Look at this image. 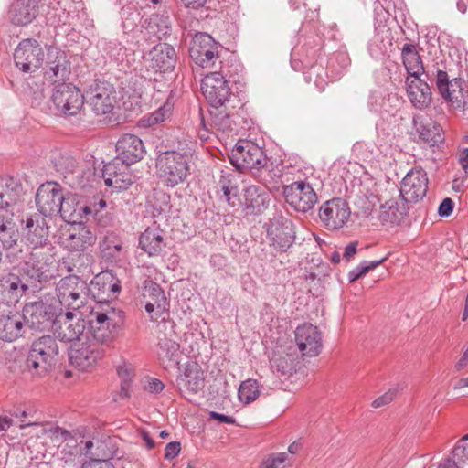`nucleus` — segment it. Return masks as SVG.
<instances>
[{
	"label": "nucleus",
	"mask_w": 468,
	"mask_h": 468,
	"mask_svg": "<svg viewBox=\"0 0 468 468\" xmlns=\"http://www.w3.org/2000/svg\"><path fill=\"white\" fill-rule=\"evenodd\" d=\"M173 108V102L167 99L166 101L156 111L140 120L141 126L148 127L165 122L171 116Z\"/></svg>",
	"instance_id": "de8ad7c7"
},
{
	"label": "nucleus",
	"mask_w": 468,
	"mask_h": 468,
	"mask_svg": "<svg viewBox=\"0 0 468 468\" xmlns=\"http://www.w3.org/2000/svg\"><path fill=\"white\" fill-rule=\"evenodd\" d=\"M88 322L80 314L60 309L54 320L53 332L63 342L75 343L86 335Z\"/></svg>",
	"instance_id": "6e6552de"
},
{
	"label": "nucleus",
	"mask_w": 468,
	"mask_h": 468,
	"mask_svg": "<svg viewBox=\"0 0 468 468\" xmlns=\"http://www.w3.org/2000/svg\"><path fill=\"white\" fill-rule=\"evenodd\" d=\"M401 58L409 73L407 78H417L425 73L424 65L416 45L411 43L404 44L401 48Z\"/></svg>",
	"instance_id": "4c0bfd02"
},
{
	"label": "nucleus",
	"mask_w": 468,
	"mask_h": 468,
	"mask_svg": "<svg viewBox=\"0 0 468 468\" xmlns=\"http://www.w3.org/2000/svg\"><path fill=\"white\" fill-rule=\"evenodd\" d=\"M50 101L56 115L76 116L83 108L85 96L75 85L62 82L54 86Z\"/></svg>",
	"instance_id": "20e7f679"
},
{
	"label": "nucleus",
	"mask_w": 468,
	"mask_h": 468,
	"mask_svg": "<svg viewBox=\"0 0 468 468\" xmlns=\"http://www.w3.org/2000/svg\"><path fill=\"white\" fill-rule=\"evenodd\" d=\"M108 346L85 335L72 343L69 349V361L73 367L81 371H88L97 366L104 357Z\"/></svg>",
	"instance_id": "7ed1b4c3"
},
{
	"label": "nucleus",
	"mask_w": 468,
	"mask_h": 468,
	"mask_svg": "<svg viewBox=\"0 0 468 468\" xmlns=\"http://www.w3.org/2000/svg\"><path fill=\"white\" fill-rule=\"evenodd\" d=\"M295 342L303 356H315L321 352V333L311 324H303L296 328Z\"/></svg>",
	"instance_id": "b1692460"
},
{
	"label": "nucleus",
	"mask_w": 468,
	"mask_h": 468,
	"mask_svg": "<svg viewBox=\"0 0 468 468\" xmlns=\"http://www.w3.org/2000/svg\"><path fill=\"white\" fill-rule=\"evenodd\" d=\"M88 285L75 275L62 278L57 284V298L61 309L76 311L82 307L87 299Z\"/></svg>",
	"instance_id": "423d86ee"
},
{
	"label": "nucleus",
	"mask_w": 468,
	"mask_h": 468,
	"mask_svg": "<svg viewBox=\"0 0 468 468\" xmlns=\"http://www.w3.org/2000/svg\"><path fill=\"white\" fill-rule=\"evenodd\" d=\"M45 53L37 40L26 38L19 42L14 52L16 66L23 72L37 70L43 64Z\"/></svg>",
	"instance_id": "9b49d317"
},
{
	"label": "nucleus",
	"mask_w": 468,
	"mask_h": 468,
	"mask_svg": "<svg viewBox=\"0 0 468 468\" xmlns=\"http://www.w3.org/2000/svg\"><path fill=\"white\" fill-rule=\"evenodd\" d=\"M454 203L452 198L446 197L440 204L438 208V214L441 217H449L453 210Z\"/></svg>",
	"instance_id": "bf43d9fd"
},
{
	"label": "nucleus",
	"mask_w": 468,
	"mask_h": 468,
	"mask_svg": "<svg viewBox=\"0 0 468 468\" xmlns=\"http://www.w3.org/2000/svg\"><path fill=\"white\" fill-rule=\"evenodd\" d=\"M395 396H396V391L388 390L384 395L377 398L372 402V406L374 408H379V407L385 406V405L388 404L389 402H391L393 400V399L395 398Z\"/></svg>",
	"instance_id": "e2e57ef3"
},
{
	"label": "nucleus",
	"mask_w": 468,
	"mask_h": 468,
	"mask_svg": "<svg viewBox=\"0 0 468 468\" xmlns=\"http://www.w3.org/2000/svg\"><path fill=\"white\" fill-rule=\"evenodd\" d=\"M146 67L154 72H167L175 69L176 53L175 48L166 43L155 45L145 57Z\"/></svg>",
	"instance_id": "5701e85b"
},
{
	"label": "nucleus",
	"mask_w": 468,
	"mask_h": 468,
	"mask_svg": "<svg viewBox=\"0 0 468 468\" xmlns=\"http://www.w3.org/2000/svg\"><path fill=\"white\" fill-rule=\"evenodd\" d=\"M116 150L118 160L126 165L140 161L145 154L143 141L134 134L122 135L116 144Z\"/></svg>",
	"instance_id": "bb28decb"
},
{
	"label": "nucleus",
	"mask_w": 468,
	"mask_h": 468,
	"mask_svg": "<svg viewBox=\"0 0 468 468\" xmlns=\"http://www.w3.org/2000/svg\"><path fill=\"white\" fill-rule=\"evenodd\" d=\"M181 451V444L177 441L169 442L165 449V458L172 460L176 458Z\"/></svg>",
	"instance_id": "680f3d73"
},
{
	"label": "nucleus",
	"mask_w": 468,
	"mask_h": 468,
	"mask_svg": "<svg viewBox=\"0 0 468 468\" xmlns=\"http://www.w3.org/2000/svg\"><path fill=\"white\" fill-rule=\"evenodd\" d=\"M209 416H210V419L218 420L219 422H222V423L233 424L235 422V420L232 417L227 416V415L216 412V411H211L209 413Z\"/></svg>",
	"instance_id": "774afa93"
},
{
	"label": "nucleus",
	"mask_w": 468,
	"mask_h": 468,
	"mask_svg": "<svg viewBox=\"0 0 468 468\" xmlns=\"http://www.w3.org/2000/svg\"><path fill=\"white\" fill-rule=\"evenodd\" d=\"M413 122L420 140L430 145H435L442 141L441 128L437 123L431 121H418L416 118Z\"/></svg>",
	"instance_id": "37998d69"
},
{
	"label": "nucleus",
	"mask_w": 468,
	"mask_h": 468,
	"mask_svg": "<svg viewBox=\"0 0 468 468\" xmlns=\"http://www.w3.org/2000/svg\"><path fill=\"white\" fill-rule=\"evenodd\" d=\"M144 27L143 34L148 40L153 42L161 40L170 33L169 17L163 15H152L144 20Z\"/></svg>",
	"instance_id": "e433bc0d"
},
{
	"label": "nucleus",
	"mask_w": 468,
	"mask_h": 468,
	"mask_svg": "<svg viewBox=\"0 0 468 468\" xmlns=\"http://www.w3.org/2000/svg\"><path fill=\"white\" fill-rule=\"evenodd\" d=\"M214 111L210 112V126L212 133H222L223 134L232 131V120L230 118V109H235L236 106L231 103L229 108L226 109L224 106H213Z\"/></svg>",
	"instance_id": "a19ab883"
},
{
	"label": "nucleus",
	"mask_w": 468,
	"mask_h": 468,
	"mask_svg": "<svg viewBox=\"0 0 468 468\" xmlns=\"http://www.w3.org/2000/svg\"><path fill=\"white\" fill-rule=\"evenodd\" d=\"M85 100L97 115H105L116 104V91L110 83L97 82L87 90Z\"/></svg>",
	"instance_id": "2eb2a0df"
},
{
	"label": "nucleus",
	"mask_w": 468,
	"mask_h": 468,
	"mask_svg": "<svg viewBox=\"0 0 468 468\" xmlns=\"http://www.w3.org/2000/svg\"><path fill=\"white\" fill-rule=\"evenodd\" d=\"M58 346L54 337L44 335L35 340L26 360L27 370L36 376L47 374L57 362Z\"/></svg>",
	"instance_id": "f03ea898"
},
{
	"label": "nucleus",
	"mask_w": 468,
	"mask_h": 468,
	"mask_svg": "<svg viewBox=\"0 0 468 468\" xmlns=\"http://www.w3.org/2000/svg\"><path fill=\"white\" fill-rule=\"evenodd\" d=\"M84 206L80 203L77 194L63 193V201L60 202L58 215L59 214L65 221L71 224L82 222L85 214Z\"/></svg>",
	"instance_id": "f704fd0d"
},
{
	"label": "nucleus",
	"mask_w": 468,
	"mask_h": 468,
	"mask_svg": "<svg viewBox=\"0 0 468 468\" xmlns=\"http://www.w3.org/2000/svg\"><path fill=\"white\" fill-rule=\"evenodd\" d=\"M25 235L28 247L51 244L48 239V228L43 217L34 215L26 219Z\"/></svg>",
	"instance_id": "7c9ffc66"
},
{
	"label": "nucleus",
	"mask_w": 468,
	"mask_h": 468,
	"mask_svg": "<svg viewBox=\"0 0 468 468\" xmlns=\"http://www.w3.org/2000/svg\"><path fill=\"white\" fill-rule=\"evenodd\" d=\"M427 173L421 167H414L404 176L400 186V196L406 202H418L428 190Z\"/></svg>",
	"instance_id": "412c9836"
},
{
	"label": "nucleus",
	"mask_w": 468,
	"mask_h": 468,
	"mask_svg": "<svg viewBox=\"0 0 468 468\" xmlns=\"http://www.w3.org/2000/svg\"><path fill=\"white\" fill-rule=\"evenodd\" d=\"M260 387L255 379L242 381L238 391L239 399L244 404L255 401L260 396Z\"/></svg>",
	"instance_id": "09e8293b"
},
{
	"label": "nucleus",
	"mask_w": 468,
	"mask_h": 468,
	"mask_svg": "<svg viewBox=\"0 0 468 468\" xmlns=\"http://www.w3.org/2000/svg\"><path fill=\"white\" fill-rule=\"evenodd\" d=\"M17 241V233L16 230H13V234H9L8 232L2 233L0 235V242L3 247L5 249H10L14 245H16Z\"/></svg>",
	"instance_id": "0e129e2a"
},
{
	"label": "nucleus",
	"mask_w": 468,
	"mask_h": 468,
	"mask_svg": "<svg viewBox=\"0 0 468 468\" xmlns=\"http://www.w3.org/2000/svg\"><path fill=\"white\" fill-rule=\"evenodd\" d=\"M286 202L299 212H307L317 202V196L310 184L296 181L283 187Z\"/></svg>",
	"instance_id": "dca6fc26"
},
{
	"label": "nucleus",
	"mask_w": 468,
	"mask_h": 468,
	"mask_svg": "<svg viewBox=\"0 0 468 468\" xmlns=\"http://www.w3.org/2000/svg\"><path fill=\"white\" fill-rule=\"evenodd\" d=\"M406 85L408 97L416 109L422 110L431 104V88L420 77L407 78Z\"/></svg>",
	"instance_id": "2f4dec72"
},
{
	"label": "nucleus",
	"mask_w": 468,
	"mask_h": 468,
	"mask_svg": "<svg viewBox=\"0 0 468 468\" xmlns=\"http://www.w3.org/2000/svg\"><path fill=\"white\" fill-rule=\"evenodd\" d=\"M107 207V203L103 198L94 197L89 205L84 206V218L91 216L99 224H107V219L104 218L102 211Z\"/></svg>",
	"instance_id": "8fccbe9b"
},
{
	"label": "nucleus",
	"mask_w": 468,
	"mask_h": 468,
	"mask_svg": "<svg viewBox=\"0 0 468 468\" xmlns=\"http://www.w3.org/2000/svg\"><path fill=\"white\" fill-rule=\"evenodd\" d=\"M287 459L286 452L271 453L262 459L259 468H283Z\"/></svg>",
	"instance_id": "864d4df0"
},
{
	"label": "nucleus",
	"mask_w": 468,
	"mask_h": 468,
	"mask_svg": "<svg viewBox=\"0 0 468 468\" xmlns=\"http://www.w3.org/2000/svg\"><path fill=\"white\" fill-rule=\"evenodd\" d=\"M31 251L26 264L30 276L38 282L47 281L50 274V265L54 261V247L52 244L29 247Z\"/></svg>",
	"instance_id": "ddd939ff"
},
{
	"label": "nucleus",
	"mask_w": 468,
	"mask_h": 468,
	"mask_svg": "<svg viewBox=\"0 0 468 468\" xmlns=\"http://www.w3.org/2000/svg\"><path fill=\"white\" fill-rule=\"evenodd\" d=\"M61 201H63V189L56 182H46L37 190L36 205L37 210L44 217L58 215Z\"/></svg>",
	"instance_id": "6ab92c4d"
},
{
	"label": "nucleus",
	"mask_w": 468,
	"mask_h": 468,
	"mask_svg": "<svg viewBox=\"0 0 468 468\" xmlns=\"http://www.w3.org/2000/svg\"><path fill=\"white\" fill-rule=\"evenodd\" d=\"M18 182L10 176L0 177V208L4 209L15 204L20 195Z\"/></svg>",
	"instance_id": "79ce46f5"
},
{
	"label": "nucleus",
	"mask_w": 468,
	"mask_h": 468,
	"mask_svg": "<svg viewBox=\"0 0 468 468\" xmlns=\"http://www.w3.org/2000/svg\"><path fill=\"white\" fill-rule=\"evenodd\" d=\"M468 465V443L462 438L452 452L450 458L440 463L438 468H465Z\"/></svg>",
	"instance_id": "c03bdc74"
},
{
	"label": "nucleus",
	"mask_w": 468,
	"mask_h": 468,
	"mask_svg": "<svg viewBox=\"0 0 468 468\" xmlns=\"http://www.w3.org/2000/svg\"><path fill=\"white\" fill-rule=\"evenodd\" d=\"M244 206L250 214H261L271 201V193L265 186L250 185L243 190Z\"/></svg>",
	"instance_id": "c85d7f7f"
},
{
	"label": "nucleus",
	"mask_w": 468,
	"mask_h": 468,
	"mask_svg": "<svg viewBox=\"0 0 468 468\" xmlns=\"http://www.w3.org/2000/svg\"><path fill=\"white\" fill-rule=\"evenodd\" d=\"M52 431L56 437H60L66 441L59 452L60 460L67 464H75L78 458L82 454L76 440L73 439L68 431L62 428L56 427Z\"/></svg>",
	"instance_id": "58836bf2"
},
{
	"label": "nucleus",
	"mask_w": 468,
	"mask_h": 468,
	"mask_svg": "<svg viewBox=\"0 0 468 468\" xmlns=\"http://www.w3.org/2000/svg\"><path fill=\"white\" fill-rule=\"evenodd\" d=\"M314 75H315L314 79V82L315 86L320 90H324L325 88V85L327 84L326 80V72L322 66H313L310 69L309 71V78L312 80L314 78Z\"/></svg>",
	"instance_id": "4d7b16f0"
},
{
	"label": "nucleus",
	"mask_w": 468,
	"mask_h": 468,
	"mask_svg": "<svg viewBox=\"0 0 468 468\" xmlns=\"http://www.w3.org/2000/svg\"><path fill=\"white\" fill-rule=\"evenodd\" d=\"M58 314L57 308L43 301H39L27 303L21 314L25 317V324L27 323L29 327L44 330L51 323L54 324Z\"/></svg>",
	"instance_id": "aec40b11"
},
{
	"label": "nucleus",
	"mask_w": 468,
	"mask_h": 468,
	"mask_svg": "<svg viewBox=\"0 0 468 468\" xmlns=\"http://www.w3.org/2000/svg\"><path fill=\"white\" fill-rule=\"evenodd\" d=\"M351 215L348 203L342 198H333L324 202L319 209V218L330 230L343 228Z\"/></svg>",
	"instance_id": "f3484780"
},
{
	"label": "nucleus",
	"mask_w": 468,
	"mask_h": 468,
	"mask_svg": "<svg viewBox=\"0 0 468 468\" xmlns=\"http://www.w3.org/2000/svg\"><path fill=\"white\" fill-rule=\"evenodd\" d=\"M218 188L222 192L221 198L224 197L229 206L235 207L238 201V186L235 176L230 174L222 175L218 181Z\"/></svg>",
	"instance_id": "a18cd8bd"
},
{
	"label": "nucleus",
	"mask_w": 468,
	"mask_h": 468,
	"mask_svg": "<svg viewBox=\"0 0 468 468\" xmlns=\"http://www.w3.org/2000/svg\"><path fill=\"white\" fill-rule=\"evenodd\" d=\"M139 244L149 256L160 254L165 247L163 231L157 228H147L140 236Z\"/></svg>",
	"instance_id": "ea45409f"
},
{
	"label": "nucleus",
	"mask_w": 468,
	"mask_h": 468,
	"mask_svg": "<svg viewBox=\"0 0 468 468\" xmlns=\"http://www.w3.org/2000/svg\"><path fill=\"white\" fill-rule=\"evenodd\" d=\"M28 290V284L14 273L0 275V300L6 304H16Z\"/></svg>",
	"instance_id": "cd10ccee"
},
{
	"label": "nucleus",
	"mask_w": 468,
	"mask_h": 468,
	"mask_svg": "<svg viewBox=\"0 0 468 468\" xmlns=\"http://www.w3.org/2000/svg\"><path fill=\"white\" fill-rule=\"evenodd\" d=\"M150 297L151 302L157 303V312L163 313L166 306V298L162 288L154 282L149 283L144 288V297Z\"/></svg>",
	"instance_id": "3c124183"
},
{
	"label": "nucleus",
	"mask_w": 468,
	"mask_h": 468,
	"mask_svg": "<svg viewBox=\"0 0 468 468\" xmlns=\"http://www.w3.org/2000/svg\"><path fill=\"white\" fill-rule=\"evenodd\" d=\"M81 468H114L109 461L93 459L82 464Z\"/></svg>",
	"instance_id": "69168bd1"
},
{
	"label": "nucleus",
	"mask_w": 468,
	"mask_h": 468,
	"mask_svg": "<svg viewBox=\"0 0 468 468\" xmlns=\"http://www.w3.org/2000/svg\"><path fill=\"white\" fill-rule=\"evenodd\" d=\"M176 385L181 393L197 394L205 386V373L197 362H189L177 376Z\"/></svg>",
	"instance_id": "393cba45"
},
{
	"label": "nucleus",
	"mask_w": 468,
	"mask_h": 468,
	"mask_svg": "<svg viewBox=\"0 0 468 468\" xmlns=\"http://www.w3.org/2000/svg\"><path fill=\"white\" fill-rule=\"evenodd\" d=\"M109 278H112L111 275H109L108 273H105V274H102V275H98L95 277L94 281L91 282V285L93 287L95 286H99L101 284L103 285V288L104 290L106 289L105 287L107 286V290H110V291H113V292H118L120 290V286L118 284H112V280L110 281V282L108 284H106V281L109 279Z\"/></svg>",
	"instance_id": "13d9d810"
},
{
	"label": "nucleus",
	"mask_w": 468,
	"mask_h": 468,
	"mask_svg": "<svg viewBox=\"0 0 468 468\" xmlns=\"http://www.w3.org/2000/svg\"><path fill=\"white\" fill-rule=\"evenodd\" d=\"M36 0H16L9 10L10 19L14 25L26 26L37 16Z\"/></svg>",
	"instance_id": "c9c22d12"
},
{
	"label": "nucleus",
	"mask_w": 468,
	"mask_h": 468,
	"mask_svg": "<svg viewBox=\"0 0 468 468\" xmlns=\"http://www.w3.org/2000/svg\"><path fill=\"white\" fill-rule=\"evenodd\" d=\"M156 176L166 187H175L186 181L189 175V157L178 151H165L155 162Z\"/></svg>",
	"instance_id": "f257e3e1"
},
{
	"label": "nucleus",
	"mask_w": 468,
	"mask_h": 468,
	"mask_svg": "<svg viewBox=\"0 0 468 468\" xmlns=\"http://www.w3.org/2000/svg\"><path fill=\"white\" fill-rule=\"evenodd\" d=\"M230 161L239 170L260 169L266 165V156L257 144L241 141L232 149Z\"/></svg>",
	"instance_id": "f8f14e48"
},
{
	"label": "nucleus",
	"mask_w": 468,
	"mask_h": 468,
	"mask_svg": "<svg viewBox=\"0 0 468 468\" xmlns=\"http://www.w3.org/2000/svg\"><path fill=\"white\" fill-rule=\"evenodd\" d=\"M436 86L441 97L454 109H464L468 103V84L462 79L449 80L448 73L437 68Z\"/></svg>",
	"instance_id": "0eeeda50"
},
{
	"label": "nucleus",
	"mask_w": 468,
	"mask_h": 468,
	"mask_svg": "<svg viewBox=\"0 0 468 468\" xmlns=\"http://www.w3.org/2000/svg\"><path fill=\"white\" fill-rule=\"evenodd\" d=\"M70 73V63L66 53L57 48L49 47L48 48V57L44 67L45 79L54 85H57L66 82Z\"/></svg>",
	"instance_id": "a211bd4d"
},
{
	"label": "nucleus",
	"mask_w": 468,
	"mask_h": 468,
	"mask_svg": "<svg viewBox=\"0 0 468 468\" xmlns=\"http://www.w3.org/2000/svg\"><path fill=\"white\" fill-rule=\"evenodd\" d=\"M144 388L150 393L158 394L164 390L165 385L157 378H149L144 385Z\"/></svg>",
	"instance_id": "052dcab7"
},
{
	"label": "nucleus",
	"mask_w": 468,
	"mask_h": 468,
	"mask_svg": "<svg viewBox=\"0 0 468 468\" xmlns=\"http://www.w3.org/2000/svg\"><path fill=\"white\" fill-rule=\"evenodd\" d=\"M117 312L109 305L98 306L91 312V319L88 322L86 335L108 346L114 338L117 327Z\"/></svg>",
	"instance_id": "39448f33"
},
{
	"label": "nucleus",
	"mask_w": 468,
	"mask_h": 468,
	"mask_svg": "<svg viewBox=\"0 0 468 468\" xmlns=\"http://www.w3.org/2000/svg\"><path fill=\"white\" fill-rule=\"evenodd\" d=\"M269 245L277 252L287 251L295 241V230L292 222L282 217H274L266 224Z\"/></svg>",
	"instance_id": "9d476101"
},
{
	"label": "nucleus",
	"mask_w": 468,
	"mask_h": 468,
	"mask_svg": "<svg viewBox=\"0 0 468 468\" xmlns=\"http://www.w3.org/2000/svg\"><path fill=\"white\" fill-rule=\"evenodd\" d=\"M55 166L62 174L72 173L76 167V160L69 155L61 154L56 160Z\"/></svg>",
	"instance_id": "5fc2aeb1"
},
{
	"label": "nucleus",
	"mask_w": 468,
	"mask_h": 468,
	"mask_svg": "<svg viewBox=\"0 0 468 468\" xmlns=\"http://www.w3.org/2000/svg\"><path fill=\"white\" fill-rule=\"evenodd\" d=\"M13 230H16L13 221L11 219H5L4 218H0V235L5 232L13 234Z\"/></svg>",
	"instance_id": "338daca9"
},
{
	"label": "nucleus",
	"mask_w": 468,
	"mask_h": 468,
	"mask_svg": "<svg viewBox=\"0 0 468 468\" xmlns=\"http://www.w3.org/2000/svg\"><path fill=\"white\" fill-rule=\"evenodd\" d=\"M192 60L202 68H211L218 58V44L207 33L197 34L189 49Z\"/></svg>",
	"instance_id": "4468645a"
},
{
	"label": "nucleus",
	"mask_w": 468,
	"mask_h": 468,
	"mask_svg": "<svg viewBox=\"0 0 468 468\" xmlns=\"http://www.w3.org/2000/svg\"><path fill=\"white\" fill-rule=\"evenodd\" d=\"M157 339V356L159 360L166 367L171 363L178 364L180 356L179 344L176 341L173 327L170 326L168 333L160 332Z\"/></svg>",
	"instance_id": "c756f323"
},
{
	"label": "nucleus",
	"mask_w": 468,
	"mask_h": 468,
	"mask_svg": "<svg viewBox=\"0 0 468 468\" xmlns=\"http://www.w3.org/2000/svg\"><path fill=\"white\" fill-rule=\"evenodd\" d=\"M118 376L122 378V390L124 391L134 377V370L132 365L123 363L117 367Z\"/></svg>",
	"instance_id": "6e6d98bb"
},
{
	"label": "nucleus",
	"mask_w": 468,
	"mask_h": 468,
	"mask_svg": "<svg viewBox=\"0 0 468 468\" xmlns=\"http://www.w3.org/2000/svg\"><path fill=\"white\" fill-rule=\"evenodd\" d=\"M201 90L212 106H224L229 108V104L238 101L237 95L230 92L225 77L219 72H211L202 80Z\"/></svg>",
	"instance_id": "1a4fd4ad"
},
{
	"label": "nucleus",
	"mask_w": 468,
	"mask_h": 468,
	"mask_svg": "<svg viewBox=\"0 0 468 468\" xmlns=\"http://www.w3.org/2000/svg\"><path fill=\"white\" fill-rule=\"evenodd\" d=\"M406 214L405 204L398 199L391 198L380 205L378 218L382 225L393 227L399 225Z\"/></svg>",
	"instance_id": "72a5a7b5"
},
{
	"label": "nucleus",
	"mask_w": 468,
	"mask_h": 468,
	"mask_svg": "<svg viewBox=\"0 0 468 468\" xmlns=\"http://www.w3.org/2000/svg\"><path fill=\"white\" fill-rule=\"evenodd\" d=\"M99 247L104 258L112 260L119 256L122 250V241L115 233L110 232L100 241Z\"/></svg>",
	"instance_id": "49530a36"
},
{
	"label": "nucleus",
	"mask_w": 468,
	"mask_h": 468,
	"mask_svg": "<svg viewBox=\"0 0 468 468\" xmlns=\"http://www.w3.org/2000/svg\"><path fill=\"white\" fill-rule=\"evenodd\" d=\"M96 237L90 229L82 222L73 223L61 238V243L69 251H84L92 246Z\"/></svg>",
	"instance_id": "4be33fe9"
},
{
	"label": "nucleus",
	"mask_w": 468,
	"mask_h": 468,
	"mask_svg": "<svg viewBox=\"0 0 468 468\" xmlns=\"http://www.w3.org/2000/svg\"><path fill=\"white\" fill-rule=\"evenodd\" d=\"M25 317L19 313L0 314V339L7 342L16 341L24 334Z\"/></svg>",
	"instance_id": "473e14b6"
},
{
	"label": "nucleus",
	"mask_w": 468,
	"mask_h": 468,
	"mask_svg": "<svg viewBox=\"0 0 468 468\" xmlns=\"http://www.w3.org/2000/svg\"><path fill=\"white\" fill-rule=\"evenodd\" d=\"M129 165L122 162L119 164L117 161L105 165L102 170L105 185L115 188L117 191L127 189L133 182Z\"/></svg>",
	"instance_id": "a878e982"
},
{
	"label": "nucleus",
	"mask_w": 468,
	"mask_h": 468,
	"mask_svg": "<svg viewBox=\"0 0 468 468\" xmlns=\"http://www.w3.org/2000/svg\"><path fill=\"white\" fill-rule=\"evenodd\" d=\"M271 367L276 372L285 376L293 370V361L289 356L274 355L271 359Z\"/></svg>",
	"instance_id": "603ef678"
}]
</instances>
